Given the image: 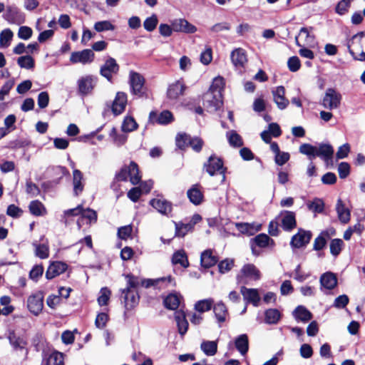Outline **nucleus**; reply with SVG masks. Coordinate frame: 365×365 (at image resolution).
I'll return each mask as SVG.
<instances>
[{
    "instance_id": "e2e57ef3",
    "label": "nucleus",
    "mask_w": 365,
    "mask_h": 365,
    "mask_svg": "<svg viewBox=\"0 0 365 365\" xmlns=\"http://www.w3.org/2000/svg\"><path fill=\"white\" fill-rule=\"evenodd\" d=\"M233 266V259H225L218 264L219 272L222 274H225L229 272L232 268Z\"/></svg>"
},
{
    "instance_id": "a878e982",
    "label": "nucleus",
    "mask_w": 365,
    "mask_h": 365,
    "mask_svg": "<svg viewBox=\"0 0 365 365\" xmlns=\"http://www.w3.org/2000/svg\"><path fill=\"white\" fill-rule=\"evenodd\" d=\"M320 284L322 287L331 290L337 284V278L332 272H327L320 277Z\"/></svg>"
},
{
    "instance_id": "bf43d9fd",
    "label": "nucleus",
    "mask_w": 365,
    "mask_h": 365,
    "mask_svg": "<svg viewBox=\"0 0 365 365\" xmlns=\"http://www.w3.org/2000/svg\"><path fill=\"white\" fill-rule=\"evenodd\" d=\"M350 165L346 162H341L338 165L339 176L341 179H345L350 174Z\"/></svg>"
},
{
    "instance_id": "f257e3e1",
    "label": "nucleus",
    "mask_w": 365,
    "mask_h": 365,
    "mask_svg": "<svg viewBox=\"0 0 365 365\" xmlns=\"http://www.w3.org/2000/svg\"><path fill=\"white\" fill-rule=\"evenodd\" d=\"M299 152L306 155L310 160L319 157L324 161L327 162L330 157L334 155V150L329 143H321L318 147L309 143H304L300 145Z\"/></svg>"
},
{
    "instance_id": "69168bd1",
    "label": "nucleus",
    "mask_w": 365,
    "mask_h": 365,
    "mask_svg": "<svg viewBox=\"0 0 365 365\" xmlns=\"http://www.w3.org/2000/svg\"><path fill=\"white\" fill-rule=\"evenodd\" d=\"M81 217L88 219L89 223L96 222L97 220L96 212L91 209H83L82 207Z\"/></svg>"
},
{
    "instance_id": "9d476101",
    "label": "nucleus",
    "mask_w": 365,
    "mask_h": 365,
    "mask_svg": "<svg viewBox=\"0 0 365 365\" xmlns=\"http://www.w3.org/2000/svg\"><path fill=\"white\" fill-rule=\"evenodd\" d=\"M119 65L115 58L109 57L100 68V74L109 82L113 81V76L118 73Z\"/></svg>"
},
{
    "instance_id": "13d9d810",
    "label": "nucleus",
    "mask_w": 365,
    "mask_h": 365,
    "mask_svg": "<svg viewBox=\"0 0 365 365\" xmlns=\"http://www.w3.org/2000/svg\"><path fill=\"white\" fill-rule=\"evenodd\" d=\"M100 294H101L98 298V302L99 305L100 306L106 305L108 304V302L110 299V296L111 294L110 289L107 287H103L101 289Z\"/></svg>"
},
{
    "instance_id": "f704fd0d",
    "label": "nucleus",
    "mask_w": 365,
    "mask_h": 365,
    "mask_svg": "<svg viewBox=\"0 0 365 365\" xmlns=\"http://www.w3.org/2000/svg\"><path fill=\"white\" fill-rule=\"evenodd\" d=\"M251 243H253L255 245L259 247V248H264L269 245H271L272 246L274 245V240L271 239L267 235L262 233L252 239Z\"/></svg>"
},
{
    "instance_id": "49530a36",
    "label": "nucleus",
    "mask_w": 365,
    "mask_h": 365,
    "mask_svg": "<svg viewBox=\"0 0 365 365\" xmlns=\"http://www.w3.org/2000/svg\"><path fill=\"white\" fill-rule=\"evenodd\" d=\"M344 245V242L341 239L335 238L331 240L329 245L331 255L334 257H337L341 252Z\"/></svg>"
},
{
    "instance_id": "aec40b11",
    "label": "nucleus",
    "mask_w": 365,
    "mask_h": 365,
    "mask_svg": "<svg viewBox=\"0 0 365 365\" xmlns=\"http://www.w3.org/2000/svg\"><path fill=\"white\" fill-rule=\"evenodd\" d=\"M282 227L284 230L289 232L297 225L295 213L285 210L281 212Z\"/></svg>"
},
{
    "instance_id": "58836bf2",
    "label": "nucleus",
    "mask_w": 365,
    "mask_h": 365,
    "mask_svg": "<svg viewBox=\"0 0 365 365\" xmlns=\"http://www.w3.org/2000/svg\"><path fill=\"white\" fill-rule=\"evenodd\" d=\"M180 299L175 294H169L163 299V304L168 309L176 310L180 306Z\"/></svg>"
},
{
    "instance_id": "2eb2a0df",
    "label": "nucleus",
    "mask_w": 365,
    "mask_h": 365,
    "mask_svg": "<svg viewBox=\"0 0 365 365\" xmlns=\"http://www.w3.org/2000/svg\"><path fill=\"white\" fill-rule=\"evenodd\" d=\"M335 232H336L334 228L322 231L314 241L313 250L315 251L322 250L326 247L327 241L332 235H335Z\"/></svg>"
},
{
    "instance_id": "a19ab883",
    "label": "nucleus",
    "mask_w": 365,
    "mask_h": 365,
    "mask_svg": "<svg viewBox=\"0 0 365 365\" xmlns=\"http://www.w3.org/2000/svg\"><path fill=\"white\" fill-rule=\"evenodd\" d=\"M365 32L360 31L358 32L356 34L354 35L351 40L348 42V46L351 45V49L353 50L354 52V50L364 51L363 46H362V40L364 36Z\"/></svg>"
},
{
    "instance_id": "9b49d317",
    "label": "nucleus",
    "mask_w": 365,
    "mask_h": 365,
    "mask_svg": "<svg viewBox=\"0 0 365 365\" xmlns=\"http://www.w3.org/2000/svg\"><path fill=\"white\" fill-rule=\"evenodd\" d=\"M95 54L91 49H83L80 51L72 52L70 61L72 63H81L83 65L91 63L94 61Z\"/></svg>"
},
{
    "instance_id": "dca6fc26",
    "label": "nucleus",
    "mask_w": 365,
    "mask_h": 365,
    "mask_svg": "<svg viewBox=\"0 0 365 365\" xmlns=\"http://www.w3.org/2000/svg\"><path fill=\"white\" fill-rule=\"evenodd\" d=\"M187 196L190 202L193 205H200L204 199L202 186L200 184L192 185V187L187 190Z\"/></svg>"
},
{
    "instance_id": "1a4fd4ad",
    "label": "nucleus",
    "mask_w": 365,
    "mask_h": 365,
    "mask_svg": "<svg viewBox=\"0 0 365 365\" xmlns=\"http://www.w3.org/2000/svg\"><path fill=\"white\" fill-rule=\"evenodd\" d=\"M204 168L210 175L213 176L218 171L222 175V181L225 180L226 168L223 167V162L220 158L210 156L208 160L205 163Z\"/></svg>"
},
{
    "instance_id": "6e6552de",
    "label": "nucleus",
    "mask_w": 365,
    "mask_h": 365,
    "mask_svg": "<svg viewBox=\"0 0 365 365\" xmlns=\"http://www.w3.org/2000/svg\"><path fill=\"white\" fill-rule=\"evenodd\" d=\"M3 18L11 24L21 25L25 22V14L15 5L6 7Z\"/></svg>"
},
{
    "instance_id": "79ce46f5",
    "label": "nucleus",
    "mask_w": 365,
    "mask_h": 365,
    "mask_svg": "<svg viewBox=\"0 0 365 365\" xmlns=\"http://www.w3.org/2000/svg\"><path fill=\"white\" fill-rule=\"evenodd\" d=\"M213 304L214 300L212 298L199 300L195 304V309L200 314L204 313L210 310Z\"/></svg>"
},
{
    "instance_id": "7c9ffc66",
    "label": "nucleus",
    "mask_w": 365,
    "mask_h": 365,
    "mask_svg": "<svg viewBox=\"0 0 365 365\" xmlns=\"http://www.w3.org/2000/svg\"><path fill=\"white\" fill-rule=\"evenodd\" d=\"M293 315L297 321L307 322L312 318V313L304 306H298L293 312Z\"/></svg>"
},
{
    "instance_id": "3c124183",
    "label": "nucleus",
    "mask_w": 365,
    "mask_h": 365,
    "mask_svg": "<svg viewBox=\"0 0 365 365\" xmlns=\"http://www.w3.org/2000/svg\"><path fill=\"white\" fill-rule=\"evenodd\" d=\"M93 28L97 32L113 31L115 29V26L107 20L96 22Z\"/></svg>"
},
{
    "instance_id": "864d4df0",
    "label": "nucleus",
    "mask_w": 365,
    "mask_h": 365,
    "mask_svg": "<svg viewBox=\"0 0 365 365\" xmlns=\"http://www.w3.org/2000/svg\"><path fill=\"white\" fill-rule=\"evenodd\" d=\"M17 63L21 68L31 69L34 67V60L31 56L27 55L19 57Z\"/></svg>"
},
{
    "instance_id": "774afa93",
    "label": "nucleus",
    "mask_w": 365,
    "mask_h": 365,
    "mask_svg": "<svg viewBox=\"0 0 365 365\" xmlns=\"http://www.w3.org/2000/svg\"><path fill=\"white\" fill-rule=\"evenodd\" d=\"M349 299L347 295L341 294L337 297L334 302V307L337 309H344L348 304Z\"/></svg>"
},
{
    "instance_id": "37998d69",
    "label": "nucleus",
    "mask_w": 365,
    "mask_h": 365,
    "mask_svg": "<svg viewBox=\"0 0 365 365\" xmlns=\"http://www.w3.org/2000/svg\"><path fill=\"white\" fill-rule=\"evenodd\" d=\"M226 136L229 144L232 147L240 148L243 145L242 137L235 130H232L227 132Z\"/></svg>"
},
{
    "instance_id": "bb28decb",
    "label": "nucleus",
    "mask_w": 365,
    "mask_h": 365,
    "mask_svg": "<svg viewBox=\"0 0 365 365\" xmlns=\"http://www.w3.org/2000/svg\"><path fill=\"white\" fill-rule=\"evenodd\" d=\"M218 259L212 255L211 250H206L202 252L200 256V264L204 268H210L217 264Z\"/></svg>"
},
{
    "instance_id": "ddd939ff",
    "label": "nucleus",
    "mask_w": 365,
    "mask_h": 365,
    "mask_svg": "<svg viewBox=\"0 0 365 365\" xmlns=\"http://www.w3.org/2000/svg\"><path fill=\"white\" fill-rule=\"evenodd\" d=\"M174 120L172 113L168 110L158 113L156 111H151L149 114V121L159 125H168Z\"/></svg>"
},
{
    "instance_id": "c756f323",
    "label": "nucleus",
    "mask_w": 365,
    "mask_h": 365,
    "mask_svg": "<svg viewBox=\"0 0 365 365\" xmlns=\"http://www.w3.org/2000/svg\"><path fill=\"white\" fill-rule=\"evenodd\" d=\"M264 323L277 324L282 318V313L277 309H267L264 311Z\"/></svg>"
},
{
    "instance_id": "052dcab7",
    "label": "nucleus",
    "mask_w": 365,
    "mask_h": 365,
    "mask_svg": "<svg viewBox=\"0 0 365 365\" xmlns=\"http://www.w3.org/2000/svg\"><path fill=\"white\" fill-rule=\"evenodd\" d=\"M158 20L155 15L147 18L143 23V26L148 31H153L157 26Z\"/></svg>"
},
{
    "instance_id": "603ef678",
    "label": "nucleus",
    "mask_w": 365,
    "mask_h": 365,
    "mask_svg": "<svg viewBox=\"0 0 365 365\" xmlns=\"http://www.w3.org/2000/svg\"><path fill=\"white\" fill-rule=\"evenodd\" d=\"M109 135L113 138V143L118 147L125 144L127 140V135L117 133V130L114 127L110 130Z\"/></svg>"
},
{
    "instance_id": "7ed1b4c3",
    "label": "nucleus",
    "mask_w": 365,
    "mask_h": 365,
    "mask_svg": "<svg viewBox=\"0 0 365 365\" xmlns=\"http://www.w3.org/2000/svg\"><path fill=\"white\" fill-rule=\"evenodd\" d=\"M341 95L335 88H328L322 98L321 105L329 110L339 107L341 101Z\"/></svg>"
},
{
    "instance_id": "4468645a",
    "label": "nucleus",
    "mask_w": 365,
    "mask_h": 365,
    "mask_svg": "<svg viewBox=\"0 0 365 365\" xmlns=\"http://www.w3.org/2000/svg\"><path fill=\"white\" fill-rule=\"evenodd\" d=\"M240 292L247 304H252L255 307H259L261 299L257 289L247 288L243 286Z\"/></svg>"
},
{
    "instance_id": "4be33fe9",
    "label": "nucleus",
    "mask_w": 365,
    "mask_h": 365,
    "mask_svg": "<svg viewBox=\"0 0 365 365\" xmlns=\"http://www.w3.org/2000/svg\"><path fill=\"white\" fill-rule=\"evenodd\" d=\"M203 145L204 141L201 138L184 133V147H190L195 153H200Z\"/></svg>"
},
{
    "instance_id": "6e6d98bb",
    "label": "nucleus",
    "mask_w": 365,
    "mask_h": 365,
    "mask_svg": "<svg viewBox=\"0 0 365 365\" xmlns=\"http://www.w3.org/2000/svg\"><path fill=\"white\" fill-rule=\"evenodd\" d=\"M201 220L202 217L200 215L197 213L194 214L187 223H184V236L185 235L186 232L192 231L194 228V226L199 223Z\"/></svg>"
},
{
    "instance_id": "2f4dec72",
    "label": "nucleus",
    "mask_w": 365,
    "mask_h": 365,
    "mask_svg": "<svg viewBox=\"0 0 365 365\" xmlns=\"http://www.w3.org/2000/svg\"><path fill=\"white\" fill-rule=\"evenodd\" d=\"M150 204L163 215H168L171 211L170 204L165 200L153 199L150 200Z\"/></svg>"
},
{
    "instance_id": "5701e85b",
    "label": "nucleus",
    "mask_w": 365,
    "mask_h": 365,
    "mask_svg": "<svg viewBox=\"0 0 365 365\" xmlns=\"http://www.w3.org/2000/svg\"><path fill=\"white\" fill-rule=\"evenodd\" d=\"M230 57L232 63L237 68H243L247 61L246 52L241 48L232 51Z\"/></svg>"
},
{
    "instance_id": "20e7f679",
    "label": "nucleus",
    "mask_w": 365,
    "mask_h": 365,
    "mask_svg": "<svg viewBox=\"0 0 365 365\" xmlns=\"http://www.w3.org/2000/svg\"><path fill=\"white\" fill-rule=\"evenodd\" d=\"M203 106L207 112L214 113L218 110L222 106V95L220 93H214L212 91H207L202 96Z\"/></svg>"
},
{
    "instance_id": "72a5a7b5",
    "label": "nucleus",
    "mask_w": 365,
    "mask_h": 365,
    "mask_svg": "<svg viewBox=\"0 0 365 365\" xmlns=\"http://www.w3.org/2000/svg\"><path fill=\"white\" fill-rule=\"evenodd\" d=\"M212 308L218 323L224 322L227 314V309L225 304L222 302H219L216 304H213Z\"/></svg>"
},
{
    "instance_id": "680f3d73",
    "label": "nucleus",
    "mask_w": 365,
    "mask_h": 365,
    "mask_svg": "<svg viewBox=\"0 0 365 365\" xmlns=\"http://www.w3.org/2000/svg\"><path fill=\"white\" fill-rule=\"evenodd\" d=\"M26 192L31 197H36L40 194L39 187L30 180L26 182Z\"/></svg>"
},
{
    "instance_id": "338daca9",
    "label": "nucleus",
    "mask_w": 365,
    "mask_h": 365,
    "mask_svg": "<svg viewBox=\"0 0 365 365\" xmlns=\"http://www.w3.org/2000/svg\"><path fill=\"white\" fill-rule=\"evenodd\" d=\"M287 66L290 71L296 72L301 66L300 60L297 56H292L288 59Z\"/></svg>"
},
{
    "instance_id": "f03ea898",
    "label": "nucleus",
    "mask_w": 365,
    "mask_h": 365,
    "mask_svg": "<svg viewBox=\"0 0 365 365\" xmlns=\"http://www.w3.org/2000/svg\"><path fill=\"white\" fill-rule=\"evenodd\" d=\"M128 178L133 185L138 184L141 180V176L139 175L138 166L133 161L130 162L129 165L123 167L115 175V178L118 181H126Z\"/></svg>"
},
{
    "instance_id": "473e14b6",
    "label": "nucleus",
    "mask_w": 365,
    "mask_h": 365,
    "mask_svg": "<svg viewBox=\"0 0 365 365\" xmlns=\"http://www.w3.org/2000/svg\"><path fill=\"white\" fill-rule=\"evenodd\" d=\"M241 272L244 276L252 280H258L260 279V272L253 264L244 265Z\"/></svg>"
},
{
    "instance_id": "de8ad7c7",
    "label": "nucleus",
    "mask_w": 365,
    "mask_h": 365,
    "mask_svg": "<svg viewBox=\"0 0 365 365\" xmlns=\"http://www.w3.org/2000/svg\"><path fill=\"white\" fill-rule=\"evenodd\" d=\"M14 34L9 29H6L0 33V47L7 48L12 40Z\"/></svg>"
},
{
    "instance_id": "5fc2aeb1",
    "label": "nucleus",
    "mask_w": 365,
    "mask_h": 365,
    "mask_svg": "<svg viewBox=\"0 0 365 365\" xmlns=\"http://www.w3.org/2000/svg\"><path fill=\"white\" fill-rule=\"evenodd\" d=\"M353 1L354 0H341L336 6V13L341 16L346 14Z\"/></svg>"
},
{
    "instance_id": "b1692460",
    "label": "nucleus",
    "mask_w": 365,
    "mask_h": 365,
    "mask_svg": "<svg viewBox=\"0 0 365 365\" xmlns=\"http://www.w3.org/2000/svg\"><path fill=\"white\" fill-rule=\"evenodd\" d=\"M234 344L242 356H245L249 351V338L247 334H242L235 337Z\"/></svg>"
},
{
    "instance_id": "0eeeda50",
    "label": "nucleus",
    "mask_w": 365,
    "mask_h": 365,
    "mask_svg": "<svg viewBox=\"0 0 365 365\" xmlns=\"http://www.w3.org/2000/svg\"><path fill=\"white\" fill-rule=\"evenodd\" d=\"M44 294L41 291L31 294L27 299V308L34 316H38L43 308Z\"/></svg>"
},
{
    "instance_id": "a18cd8bd",
    "label": "nucleus",
    "mask_w": 365,
    "mask_h": 365,
    "mask_svg": "<svg viewBox=\"0 0 365 365\" xmlns=\"http://www.w3.org/2000/svg\"><path fill=\"white\" fill-rule=\"evenodd\" d=\"M307 206L309 210L315 213H321L324 210V203L320 198H314L313 201H309Z\"/></svg>"
},
{
    "instance_id": "ea45409f",
    "label": "nucleus",
    "mask_w": 365,
    "mask_h": 365,
    "mask_svg": "<svg viewBox=\"0 0 365 365\" xmlns=\"http://www.w3.org/2000/svg\"><path fill=\"white\" fill-rule=\"evenodd\" d=\"M82 212V205H78L75 208L68 209L63 211V215L61 217V221L66 225H68L70 224V217L78 216L79 215H81Z\"/></svg>"
},
{
    "instance_id": "f3484780",
    "label": "nucleus",
    "mask_w": 365,
    "mask_h": 365,
    "mask_svg": "<svg viewBox=\"0 0 365 365\" xmlns=\"http://www.w3.org/2000/svg\"><path fill=\"white\" fill-rule=\"evenodd\" d=\"M127 95L124 92H118L111 106V110L115 115L121 114L127 104Z\"/></svg>"
},
{
    "instance_id": "6ab92c4d",
    "label": "nucleus",
    "mask_w": 365,
    "mask_h": 365,
    "mask_svg": "<svg viewBox=\"0 0 365 365\" xmlns=\"http://www.w3.org/2000/svg\"><path fill=\"white\" fill-rule=\"evenodd\" d=\"M67 264L62 262H53L50 264L46 272V278L47 279H52L54 277L63 273L67 269Z\"/></svg>"
},
{
    "instance_id": "f8f14e48",
    "label": "nucleus",
    "mask_w": 365,
    "mask_h": 365,
    "mask_svg": "<svg viewBox=\"0 0 365 365\" xmlns=\"http://www.w3.org/2000/svg\"><path fill=\"white\" fill-rule=\"evenodd\" d=\"M312 234L311 231L299 229L298 232L291 239L290 245L294 248H301L308 245Z\"/></svg>"
},
{
    "instance_id": "c9c22d12",
    "label": "nucleus",
    "mask_w": 365,
    "mask_h": 365,
    "mask_svg": "<svg viewBox=\"0 0 365 365\" xmlns=\"http://www.w3.org/2000/svg\"><path fill=\"white\" fill-rule=\"evenodd\" d=\"M200 349L206 356H214L217 351V341L204 340L200 344Z\"/></svg>"
},
{
    "instance_id": "39448f33",
    "label": "nucleus",
    "mask_w": 365,
    "mask_h": 365,
    "mask_svg": "<svg viewBox=\"0 0 365 365\" xmlns=\"http://www.w3.org/2000/svg\"><path fill=\"white\" fill-rule=\"evenodd\" d=\"M98 82V78L93 75H86L77 81L78 92L82 96L90 95Z\"/></svg>"
},
{
    "instance_id": "a211bd4d",
    "label": "nucleus",
    "mask_w": 365,
    "mask_h": 365,
    "mask_svg": "<svg viewBox=\"0 0 365 365\" xmlns=\"http://www.w3.org/2000/svg\"><path fill=\"white\" fill-rule=\"evenodd\" d=\"M272 96L274 103L279 110L285 109L289 103L287 98H285V88L282 86L276 87L272 91Z\"/></svg>"
},
{
    "instance_id": "412c9836",
    "label": "nucleus",
    "mask_w": 365,
    "mask_h": 365,
    "mask_svg": "<svg viewBox=\"0 0 365 365\" xmlns=\"http://www.w3.org/2000/svg\"><path fill=\"white\" fill-rule=\"evenodd\" d=\"M123 294L124 304L126 309H130L138 304L139 295L137 292L131 290L129 287L122 290Z\"/></svg>"
},
{
    "instance_id": "e433bc0d",
    "label": "nucleus",
    "mask_w": 365,
    "mask_h": 365,
    "mask_svg": "<svg viewBox=\"0 0 365 365\" xmlns=\"http://www.w3.org/2000/svg\"><path fill=\"white\" fill-rule=\"evenodd\" d=\"M182 93V82L177 81L169 86L167 91L168 98L170 100H176L180 94Z\"/></svg>"
},
{
    "instance_id": "8fccbe9b",
    "label": "nucleus",
    "mask_w": 365,
    "mask_h": 365,
    "mask_svg": "<svg viewBox=\"0 0 365 365\" xmlns=\"http://www.w3.org/2000/svg\"><path fill=\"white\" fill-rule=\"evenodd\" d=\"M45 365H63V354L58 351L51 353L46 360Z\"/></svg>"
},
{
    "instance_id": "4c0bfd02",
    "label": "nucleus",
    "mask_w": 365,
    "mask_h": 365,
    "mask_svg": "<svg viewBox=\"0 0 365 365\" xmlns=\"http://www.w3.org/2000/svg\"><path fill=\"white\" fill-rule=\"evenodd\" d=\"M29 208L30 212L35 216H43L47 213L43 204L38 200L31 201L29 204Z\"/></svg>"
},
{
    "instance_id": "393cba45",
    "label": "nucleus",
    "mask_w": 365,
    "mask_h": 365,
    "mask_svg": "<svg viewBox=\"0 0 365 365\" xmlns=\"http://www.w3.org/2000/svg\"><path fill=\"white\" fill-rule=\"evenodd\" d=\"M83 175L78 169L73 170V194L75 196H78L83 190L84 183L83 182Z\"/></svg>"
},
{
    "instance_id": "0e129e2a",
    "label": "nucleus",
    "mask_w": 365,
    "mask_h": 365,
    "mask_svg": "<svg viewBox=\"0 0 365 365\" xmlns=\"http://www.w3.org/2000/svg\"><path fill=\"white\" fill-rule=\"evenodd\" d=\"M43 273V267L42 265H35L29 272V278L35 282L42 276Z\"/></svg>"
},
{
    "instance_id": "c03bdc74",
    "label": "nucleus",
    "mask_w": 365,
    "mask_h": 365,
    "mask_svg": "<svg viewBox=\"0 0 365 365\" xmlns=\"http://www.w3.org/2000/svg\"><path fill=\"white\" fill-rule=\"evenodd\" d=\"M138 123L133 117L127 115L124 118L121 129L125 133L132 132L138 128Z\"/></svg>"
},
{
    "instance_id": "423d86ee",
    "label": "nucleus",
    "mask_w": 365,
    "mask_h": 365,
    "mask_svg": "<svg viewBox=\"0 0 365 365\" xmlns=\"http://www.w3.org/2000/svg\"><path fill=\"white\" fill-rule=\"evenodd\" d=\"M145 79L139 73L131 71L129 73V84L131 93L142 97L145 93Z\"/></svg>"
},
{
    "instance_id": "09e8293b",
    "label": "nucleus",
    "mask_w": 365,
    "mask_h": 365,
    "mask_svg": "<svg viewBox=\"0 0 365 365\" xmlns=\"http://www.w3.org/2000/svg\"><path fill=\"white\" fill-rule=\"evenodd\" d=\"M225 80L221 76L215 77L207 91H212L214 93H220L222 94V91L224 89Z\"/></svg>"
},
{
    "instance_id": "cd10ccee",
    "label": "nucleus",
    "mask_w": 365,
    "mask_h": 365,
    "mask_svg": "<svg viewBox=\"0 0 365 365\" xmlns=\"http://www.w3.org/2000/svg\"><path fill=\"white\" fill-rule=\"evenodd\" d=\"M336 210L338 215L339 220L343 224H346L350 220V210L346 208L341 199H338Z\"/></svg>"
},
{
    "instance_id": "4d7b16f0",
    "label": "nucleus",
    "mask_w": 365,
    "mask_h": 365,
    "mask_svg": "<svg viewBox=\"0 0 365 365\" xmlns=\"http://www.w3.org/2000/svg\"><path fill=\"white\" fill-rule=\"evenodd\" d=\"M9 341L10 344L15 349H22L23 346L22 344H24L22 339L17 336L14 331L9 332V336H8Z\"/></svg>"
},
{
    "instance_id": "c85d7f7f",
    "label": "nucleus",
    "mask_w": 365,
    "mask_h": 365,
    "mask_svg": "<svg viewBox=\"0 0 365 365\" xmlns=\"http://www.w3.org/2000/svg\"><path fill=\"white\" fill-rule=\"evenodd\" d=\"M34 248L35 256L40 259H47L49 257V246L48 240L46 242L39 244L37 241L32 242Z\"/></svg>"
}]
</instances>
